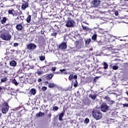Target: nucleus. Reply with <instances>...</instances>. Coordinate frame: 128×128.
Instances as JSON below:
<instances>
[{
  "instance_id": "1",
  "label": "nucleus",
  "mask_w": 128,
  "mask_h": 128,
  "mask_svg": "<svg viewBox=\"0 0 128 128\" xmlns=\"http://www.w3.org/2000/svg\"><path fill=\"white\" fill-rule=\"evenodd\" d=\"M116 36H112L111 35H107V44L108 46L106 48L107 50H112L113 46L112 44H110L111 42H116ZM110 44V45H109Z\"/></svg>"
},
{
  "instance_id": "2",
  "label": "nucleus",
  "mask_w": 128,
  "mask_h": 128,
  "mask_svg": "<svg viewBox=\"0 0 128 128\" xmlns=\"http://www.w3.org/2000/svg\"><path fill=\"white\" fill-rule=\"evenodd\" d=\"M68 80L72 82V80H74L75 82L74 83V88H76L78 86V76L74 75V72H72L68 76Z\"/></svg>"
},
{
  "instance_id": "3",
  "label": "nucleus",
  "mask_w": 128,
  "mask_h": 128,
  "mask_svg": "<svg viewBox=\"0 0 128 128\" xmlns=\"http://www.w3.org/2000/svg\"><path fill=\"white\" fill-rule=\"evenodd\" d=\"M92 115L93 118L98 120H100L102 116V114L101 113L100 111L93 110L92 112Z\"/></svg>"
},
{
  "instance_id": "4",
  "label": "nucleus",
  "mask_w": 128,
  "mask_h": 128,
  "mask_svg": "<svg viewBox=\"0 0 128 128\" xmlns=\"http://www.w3.org/2000/svg\"><path fill=\"white\" fill-rule=\"evenodd\" d=\"M68 20L66 22V28H74L76 24V22L70 18H68Z\"/></svg>"
},
{
  "instance_id": "5",
  "label": "nucleus",
  "mask_w": 128,
  "mask_h": 128,
  "mask_svg": "<svg viewBox=\"0 0 128 128\" xmlns=\"http://www.w3.org/2000/svg\"><path fill=\"white\" fill-rule=\"evenodd\" d=\"M8 111V102H4L3 106H2V114H6Z\"/></svg>"
},
{
  "instance_id": "6",
  "label": "nucleus",
  "mask_w": 128,
  "mask_h": 128,
  "mask_svg": "<svg viewBox=\"0 0 128 128\" xmlns=\"http://www.w3.org/2000/svg\"><path fill=\"white\" fill-rule=\"evenodd\" d=\"M1 38L4 40H10V35L8 33H4L0 36Z\"/></svg>"
},
{
  "instance_id": "7",
  "label": "nucleus",
  "mask_w": 128,
  "mask_h": 128,
  "mask_svg": "<svg viewBox=\"0 0 128 128\" xmlns=\"http://www.w3.org/2000/svg\"><path fill=\"white\" fill-rule=\"evenodd\" d=\"M28 8V2L22 0V10H26Z\"/></svg>"
},
{
  "instance_id": "8",
  "label": "nucleus",
  "mask_w": 128,
  "mask_h": 128,
  "mask_svg": "<svg viewBox=\"0 0 128 128\" xmlns=\"http://www.w3.org/2000/svg\"><path fill=\"white\" fill-rule=\"evenodd\" d=\"M102 112H106L110 109V107L106 104H102L100 107Z\"/></svg>"
},
{
  "instance_id": "9",
  "label": "nucleus",
  "mask_w": 128,
  "mask_h": 128,
  "mask_svg": "<svg viewBox=\"0 0 128 128\" xmlns=\"http://www.w3.org/2000/svg\"><path fill=\"white\" fill-rule=\"evenodd\" d=\"M35 48H36V45L34 44L30 43L27 46V50H35Z\"/></svg>"
},
{
  "instance_id": "10",
  "label": "nucleus",
  "mask_w": 128,
  "mask_h": 128,
  "mask_svg": "<svg viewBox=\"0 0 128 128\" xmlns=\"http://www.w3.org/2000/svg\"><path fill=\"white\" fill-rule=\"evenodd\" d=\"M8 14H11L13 16H18V11H16L12 9V10H8Z\"/></svg>"
},
{
  "instance_id": "11",
  "label": "nucleus",
  "mask_w": 128,
  "mask_h": 128,
  "mask_svg": "<svg viewBox=\"0 0 128 128\" xmlns=\"http://www.w3.org/2000/svg\"><path fill=\"white\" fill-rule=\"evenodd\" d=\"M100 4V0H93L92 1V4H93L94 8H98Z\"/></svg>"
},
{
  "instance_id": "12",
  "label": "nucleus",
  "mask_w": 128,
  "mask_h": 128,
  "mask_svg": "<svg viewBox=\"0 0 128 128\" xmlns=\"http://www.w3.org/2000/svg\"><path fill=\"white\" fill-rule=\"evenodd\" d=\"M8 50H6V54L7 56H8V54H18V50H14V49H12L10 50V52H8Z\"/></svg>"
},
{
  "instance_id": "13",
  "label": "nucleus",
  "mask_w": 128,
  "mask_h": 128,
  "mask_svg": "<svg viewBox=\"0 0 128 128\" xmlns=\"http://www.w3.org/2000/svg\"><path fill=\"white\" fill-rule=\"evenodd\" d=\"M16 28L17 30H22L24 28V26H22V23L17 24L16 26Z\"/></svg>"
},
{
  "instance_id": "14",
  "label": "nucleus",
  "mask_w": 128,
  "mask_h": 128,
  "mask_svg": "<svg viewBox=\"0 0 128 128\" xmlns=\"http://www.w3.org/2000/svg\"><path fill=\"white\" fill-rule=\"evenodd\" d=\"M66 44L64 42H63L62 44L59 45V48H60V50H66Z\"/></svg>"
},
{
  "instance_id": "15",
  "label": "nucleus",
  "mask_w": 128,
  "mask_h": 128,
  "mask_svg": "<svg viewBox=\"0 0 128 128\" xmlns=\"http://www.w3.org/2000/svg\"><path fill=\"white\" fill-rule=\"evenodd\" d=\"M36 94V89L32 88L30 92L28 94H32V96H34Z\"/></svg>"
},
{
  "instance_id": "16",
  "label": "nucleus",
  "mask_w": 128,
  "mask_h": 128,
  "mask_svg": "<svg viewBox=\"0 0 128 128\" xmlns=\"http://www.w3.org/2000/svg\"><path fill=\"white\" fill-rule=\"evenodd\" d=\"M66 111L63 110L60 114L59 115V120H60V122H62V118H64V112Z\"/></svg>"
},
{
  "instance_id": "17",
  "label": "nucleus",
  "mask_w": 128,
  "mask_h": 128,
  "mask_svg": "<svg viewBox=\"0 0 128 128\" xmlns=\"http://www.w3.org/2000/svg\"><path fill=\"white\" fill-rule=\"evenodd\" d=\"M8 19L6 17H2V19L0 20V22L2 24H4L6 22V20H8Z\"/></svg>"
},
{
  "instance_id": "18",
  "label": "nucleus",
  "mask_w": 128,
  "mask_h": 128,
  "mask_svg": "<svg viewBox=\"0 0 128 128\" xmlns=\"http://www.w3.org/2000/svg\"><path fill=\"white\" fill-rule=\"evenodd\" d=\"M82 27L84 30H86V32H90V30H92V29L86 26H84L83 24L82 25Z\"/></svg>"
},
{
  "instance_id": "19",
  "label": "nucleus",
  "mask_w": 128,
  "mask_h": 128,
  "mask_svg": "<svg viewBox=\"0 0 128 128\" xmlns=\"http://www.w3.org/2000/svg\"><path fill=\"white\" fill-rule=\"evenodd\" d=\"M97 36H98V34H96V32H94L92 37V40L94 42H96Z\"/></svg>"
},
{
  "instance_id": "20",
  "label": "nucleus",
  "mask_w": 128,
  "mask_h": 128,
  "mask_svg": "<svg viewBox=\"0 0 128 128\" xmlns=\"http://www.w3.org/2000/svg\"><path fill=\"white\" fill-rule=\"evenodd\" d=\"M10 66H13L14 68V66H16V62L14 60H12L10 62Z\"/></svg>"
},
{
  "instance_id": "21",
  "label": "nucleus",
  "mask_w": 128,
  "mask_h": 128,
  "mask_svg": "<svg viewBox=\"0 0 128 128\" xmlns=\"http://www.w3.org/2000/svg\"><path fill=\"white\" fill-rule=\"evenodd\" d=\"M56 84L54 83L50 82L48 84V88H56Z\"/></svg>"
},
{
  "instance_id": "22",
  "label": "nucleus",
  "mask_w": 128,
  "mask_h": 128,
  "mask_svg": "<svg viewBox=\"0 0 128 128\" xmlns=\"http://www.w3.org/2000/svg\"><path fill=\"white\" fill-rule=\"evenodd\" d=\"M52 76H54V74H50L46 76V80H52Z\"/></svg>"
},
{
  "instance_id": "23",
  "label": "nucleus",
  "mask_w": 128,
  "mask_h": 128,
  "mask_svg": "<svg viewBox=\"0 0 128 128\" xmlns=\"http://www.w3.org/2000/svg\"><path fill=\"white\" fill-rule=\"evenodd\" d=\"M44 116V112H40L36 114V116L37 118H40V116Z\"/></svg>"
},
{
  "instance_id": "24",
  "label": "nucleus",
  "mask_w": 128,
  "mask_h": 128,
  "mask_svg": "<svg viewBox=\"0 0 128 128\" xmlns=\"http://www.w3.org/2000/svg\"><path fill=\"white\" fill-rule=\"evenodd\" d=\"M90 38H88V39H86V40H85V44L86 46H88V44H90Z\"/></svg>"
},
{
  "instance_id": "25",
  "label": "nucleus",
  "mask_w": 128,
  "mask_h": 128,
  "mask_svg": "<svg viewBox=\"0 0 128 128\" xmlns=\"http://www.w3.org/2000/svg\"><path fill=\"white\" fill-rule=\"evenodd\" d=\"M1 82H8V78L4 77L0 80Z\"/></svg>"
},
{
  "instance_id": "26",
  "label": "nucleus",
  "mask_w": 128,
  "mask_h": 128,
  "mask_svg": "<svg viewBox=\"0 0 128 128\" xmlns=\"http://www.w3.org/2000/svg\"><path fill=\"white\" fill-rule=\"evenodd\" d=\"M60 72L61 74H64L65 75L68 74V72H66V69H60Z\"/></svg>"
},
{
  "instance_id": "27",
  "label": "nucleus",
  "mask_w": 128,
  "mask_h": 128,
  "mask_svg": "<svg viewBox=\"0 0 128 128\" xmlns=\"http://www.w3.org/2000/svg\"><path fill=\"white\" fill-rule=\"evenodd\" d=\"M30 20H32V16H30V15H29L26 19V21L28 23V22H30Z\"/></svg>"
},
{
  "instance_id": "28",
  "label": "nucleus",
  "mask_w": 128,
  "mask_h": 128,
  "mask_svg": "<svg viewBox=\"0 0 128 128\" xmlns=\"http://www.w3.org/2000/svg\"><path fill=\"white\" fill-rule=\"evenodd\" d=\"M103 66H104V70H106V68H108V64L106 62H104Z\"/></svg>"
},
{
  "instance_id": "29",
  "label": "nucleus",
  "mask_w": 128,
  "mask_h": 128,
  "mask_svg": "<svg viewBox=\"0 0 128 128\" xmlns=\"http://www.w3.org/2000/svg\"><path fill=\"white\" fill-rule=\"evenodd\" d=\"M89 98H90L92 100H96V95H89Z\"/></svg>"
},
{
  "instance_id": "30",
  "label": "nucleus",
  "mask_w": 128,
  "mask_h": 128,
  "mask_svg": "<svg viewBox=\"0 0 128 128\" xmlns=\"http://www.w3.org/2000/svg\"><path fill=\"white\" fill-rule=\"evenodd\" d=\"M40 60H41V62H42L46 60V56H39Z\"/></svg>"
},
{
  "instance_id": "31",
  "label": "nucleus",
  "mask_w": 128,
  "mask_h": 128,
  "mask_svg": "<svg viewBox=\"0 0 128 128\" xmlns=\"http://www.w3.org/2000/svg\"><path fill=\"white\" fill-rule=\"evenodd\" d=\"M12 84H15V86H18V82H16V80L15 79H14L12 80Z\"/></svg>"
},
{
  "instance_id": "32",
  "label": "nucleus",
  "mask_w": 128,
  "mask_h": 128,
  "mask_svg": "<svg viewBox=\"0 0 128 128\" xmlns=\"http://www.w3.org/2000/svg\"><path fill=\"white\" fill-rule=\"evenodd\" d=\"M89 122H90V119H88V118H86L84 120V124H88Z\"/></svg>"
},
{
  "instance_id": "33",
  "label": "nucleus",
  "mask_w": 128,
  "mask_h": 128,
  "mask_svg": "<svg viewBox=\"0 0 128 128\" xmlns=\"http://www.w3.org/2000/svg\"><path fill=\"white\" fill-rule=\"evenodd\" d=\"M44 72L42 70H37V74L38 76H40V74H42Z\"/></svg>"
},
{
  "instance_id": "34",
  "label": "nucleus",
  "mask_w": 128,
  "mask_h": 128,
  "mask_svg": "<svg viewBox=\"0 0 128 128\" xmlns=\"http://www.w3.org/2000/svg\"><path fill=\"white\" fill-rule=\"evenodd\" d=\"M112 68L113 70H118V66H116V65H114L112 66Z\"/></svg>"
},
{
  "instance_id": "35",
  "label": "nucleus",
  "mask_w": 128,
  "mask_h": 128,
  "mask_svg": "<svg viewBox=\"0 0 128 128\" xmlns=\"http://www.w3.org/2000/svg\"><path fill=\"white\" fill-rule=\"evenodd\" d=\"M18 118H21L22 117V112H20L17 114Z\"/></svg>"
},
{
  "instance_id": "36",
  "label": "nucleus",
  "mask_w": 128,
  "mask_h": 128,
  "mask_svg": "<svg viewBox=\"0 0 128 128\" xmlns=\"http://www.w3.org/2000/svg\"><path fill=\"white\" fill-rule=\"evenodd\" d=\"M98 42V44L99 46H102V44H104V42H102V40Z\"/></svg>"
},
{
  "instance_id": "37",
  "label": "nucleus",
  "mask_w": 128,
  "mask_h": 128,
  "mask_svg": "<svg viewBox=\"0 0 128 128\" xmlns=\"http://www.w3.org/2000/svg\"><path fill=\"white\" fill-rule=\"evenodd\" d=\"M46 90H48V88L46 86H43L42 88V92H45Z\"/></svg>"
},
{
  "instance_id": "38",
  "label": "nucleus",
  "mask_w": 128,
  "mask_h": 128,
  "mask_svg": "<svg viewBox=\"0 0 128 128\" xmlns=\"http://www.w3.org/2000/svg\"><path fill=\"white\" fill-rule=\"evenodd\" d=\"M58 110V107L55 106L53 108V110L56 111V110Z\"/></svg>"
},
{
  "instance_id": "39",
  "label": "nucleus",
  "mask_w": 128,
  "mask_h": 128,
  "mask_svg": "<svg viewBox=\"0 0 128 128\" xmlns=\"http://www.w3.org/2000/svg\"><path fill=\"white\" fill-rule=\"evenodd\" d=\"M56 67H52L51 68L52 72H56Z\"/></svg>"
},
{
  "instance_id": "40",
  "label": "nucleus",
  "mask_w": 128,
  "mask_h": 128,
  "mask_svg": "<svg viewBox=\"0 0 128 128\" xmlns=\"http://www.w3.org/2000/svg\"><path fill=\"white\" fill-rule=\"evenodd\" d=\"M114 104V100H110L109 101L110 104Z\"/></svg>"
},
{
  "instance_id": "41",
  "label": "nucleus",
  "mask_w": 128,
  "mask_h": 128,
  "mask_svg": "<svg viewBox=\"0 0 128 128\" xmlns=\"http://www.w3.org/2000/svg\"><path fill=\"white\" fill-rule=\"evenodd\" d=\"M57 33L56 32H54L51 34V36H56Z\"/></svg>"
},
{
  "instance_id": "42",
  "label": "nucleus",
  "mask_w": 128,
  "mask_h": 128,
  "mask_svg": "<svg viewBox=\"0 0 128 128\" xmlns=\"http://www.w3.org/2000/svg\"><path fill=\"white\" fill-rule=\"evenodd\" d=\"M14 48H16V46H18V43H14Z\"/></svg>"
},
{
  "instance_id": "43",
  "label": "nucleus",
  "mask_w": 128,
  "mask_h": 128,
  "mask_svg": "<svg viewBox=\"0 0 128 128\" xmlns=\"http://www.w3.org/2000/svg\"><path fill=\"white\" fill-rule=\"evenodd\" d=\"M123 106L124 108H128V103L124 104Z\"/></svg>"
},
{
  "instance_id": "44",
  "label": "nucleus",
  "mask_w": 128,
  "mask_h": 128,
  "mask_svg": "<svg viewBox=\"0 0 128 128\" xmlns=\"http://www.w3.org/2000/svg\"><path fill=\"white\" fill-rule=\"evenodd\" d=\"M114 14H115V16H118V11L116 10V11L115 12Z\"/></svg>"
},
{
  "instance_id": "45",
  "label": "nucleus",
  "mask_w": 128,
  "mask_h": 128,
  "mask_svg": "<svg viewBox=\"0 0 128 128\" xmlns=\"http://www.w3.org/2000/svg\"><path fill=\"white\" fill-rule=\"evenodd\" d=\"M22 75V76H19V78H24V73H21Z\"/></svg>"
},
{
  "instance_id": "46",
  "label": "nucleus",
  "mask_w": 128,
  "mask_h": 128,
  "mask_svg": "<svg viewBox=\"0 0 128 128\" xmlns=\"http://www.w3.org/2000/svg\"><path fill=\"white\" fill-rule=\"evenodd\" d=\"M104 98V100H108V96H106Z\"/></svg>"
},
{
  "instance_id": "47",
  "label": "nucleus",
  "mask_w": 128,
  "mask_h": 128,
  "mask_svg": "<svg viewBox=\"0 0 128 128\" xmlns=\"http://www.w3.org/2000/svg\"><path fill=\"white\" fill-rule=\"evenodd\" d=\"M48 116L50 118H52V114H48Z\"/></svg>"
},
{
  "instance_id": "48",
  "label": "nucleus",
  "mask_w": 128,
  "mask_h": 128,
  "mask_svg": "<svg viewBox=\"0 0 128 128\" xmlns=\"http://www.w3.org/2000/svg\"><path fill=\"white\" fill-rule=\"evenodd\" d=\"M45 86H46L48 84V82L46 81L44 82Z\"/></svg>"
},
{
  "instance_id": "49",
  "label": "nucleus",
  "mask_w": 128,
  "mask_h": 128,
  "mask_svg": "<svg viewBox=\"0 0 128 128\" xmlns=\"http://www.w3.org/2000/svg\"><path fill=\"white\" fill-rule=\"evenodd\" d=\"M16 20H20V17L18 16L16 18Z\"/></svg>"
},
{
  "instance_id": "50",
  "label": "nucleus",
  "mask_w": 128,
  "mask_h": 128,
  "mask_svg": "<svg viewBox=\"0 0 128 128\" xmlns=\"http://www.w3.org/2000/svg\"><path fill=\"white\" fill-rule=\"evenodd\" d=\"M38 82H42V78H38Z\"/></svg>"
},
{
  "instance_id": "51",
  "label": "nucleus",
  "mask_w": 128,
  "mask_h": 128,
  "mask_svg": "<svg viewBox=\"0 0 128 128\" xmlns=\"http://www.w3.org/2000/svg\"><path fill=\"white\" fill-rule=\"evenodd\" d=\"M55 74H60V72H56Z\"/></svg>"
},
{
  "instance_id": "52",
  "label": "nucleus",
  "mask_w": 128,
  "mask_h": 128,
  "mask_svg": "<svg viewBox=\"0 0 128 128\" xmlns=\"http://www.w3.org/2000/svg\"><path fill=\"white\" fill-rule=\"evenodd\" d=\"M22 72V70H20V69L18 71V74H20V73H22V72Z\"/></svg>"
},
{
  "instance_id": "53",
  "label": "nucleus",
  "mask_w": 128,
  "mask_h": 128,
  "mask_svg": "<svg viewBox=\"0 0 128 128\" xmlns=\"http://www.w3.org/2000/svg\"><path fill=\"white\" fill-rule=\"evenodd\" d=\"M4 74H8V72H6V70H4Z\"/></svg>"
},
{
  "instance_id": "54",
  "label": "nucleus",
  "mask_w": 128,
  "mask_h": 128,
  "mask_svg": "<svg viewBox=\"0 0 128 128\" xmlns=\"http://www.w3.org/2000/svg\"><path fill=\"white\" fill-rule=\"evenodd\" d=\"M126 94L128 96V91L126 92Z\"/></svg>"
},
{
  "instance_id": "55",
  "label": "nucleus",
  "mask_w": 128,
  "mask_h": 128,
  "mask_svg": "<svg viewBox=\"0 0 128 128\" xmlns=\"http://www.w3.org/2000/svg\"><path fill=\"white\" fill-rule=\"evenodd\" d=\"M2 87L0 86V90H2Z\"/></svg>"
},
{
  "instance_id": "56",
  "label": "nucleus",
  "mask_w": 128,
  "mask_h": 128,
  "mask_svg": "<svg viewBox=\"0 0 128 128\" xmlns=\"http://www.w3.org/2000/svg\"><path fill=\"white\" fill-rule=\"evenodd\" d=\"M124 0L125 2H128V0Z\"/></svg>"
},
{
  "instance_id": "57",
  "label": "nucleus",
  "mask_w": 128,
  "mask_h": 128,
  "mask_svg": "<svg viewBox=\"0 0 128 128\" xmlns=\"http://www.w3.org/2000/svg\"><path fill=\"white\" fill-rule=\"evenodd\" d=\"M90 50H92V48H90Z\"/></svg>"
},
{
  "instance_id": "58",
  "label": "nucleus",
  "mask_w": 128,
  "mask_h": 128,
  "mask_svg": "<svg viewBox=\"0 0 128 128\" xmlns=\"http://www.w3.org/2000/svg\"><path fill=\"white\" fill-rule=\"evenodd\" d=\"M85 24H88V23H86V22H85Z\"/></svg>"
},
{
  "instance_id": "59",
  "label": "nucleus",
  "mask_w": 128,
  "mask_h": 128,
  "mask_svg": "<svg viewBox=\"0 0 128 128\" xmlns=\"http://www.w3.org/2000/svg\"><path fill=\"white\" fill-rule=\"evenodd\" d=\"M11 94L12 95V96H13L14 94H12V93H11Z\"/></svg>"
},
{
  "instance_id": "60",
  "label": "nucleus",
  "mask_w": 128,
  "mask_h": 128,
  "mask_svg": "<svg viewBox=\"0 0 128 128\" xmlns=\"http://www.w3.org/2000/svg\"><path fill=\"white\" fill-rule=\"evenodd\" d=\"M106 4V3H105V4Z\"/></svg>"
},
{
  "instance_id": "61",
  "label": "nucleus",
  "mask_w": 128,
  "mask_h": 128,
  "mask_svg": "<svg viewBox=\"0 0 128 128\" xmlns=\"http://www.w3.org/2000/svg\"><path fill=\"white\" fill-rule=\"evenodd\" d=\"M100 30H102V28H100Z\"/></svg>"
},
{
  "instance_id": "62",
  "label": "nucleus",
  "mask_w": 128,
  "mask_h": 128,
  "mask_svg": "<svg viewBox=\"0 0 128 128\" xmlns=\"http://www.w3.org/2000/svg\"><path fill=\"white\" fill-rule=\"evenodd\" d=\"M127 64H128V63H127Z\"/></svg>"
}]
</instances>
